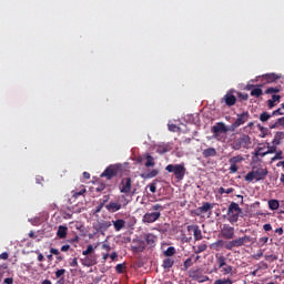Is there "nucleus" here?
Returning a JSON list of instances; mask_svg holds the SVG:
<instances>
[{
	"mask_svg": "<svg viewBox=\"0 0 284 284\" xmlns=\"http://www.w3.org/2000/svg\"><path fill=\"white\" fill-rule=\"evenodd\" d=\"M148 187H149V190H150V192H152V194H156V183H150L149 185H148Z\"/></svg>",
	"mask_w": 284,
	"mask_h": 284,
	"instance_id": "nucleus-51",
	"label": "nucleus"
},
{
	"mask_svg": "<svg viewBox=\"0 0 284 284\" xmlns=\"http://www.w3.org/2000/svg\"><path fill=\"white\" fill-rule=\"evenodd\" d=\"M281 79V75L276 73H266L262 75V81L264 83H274L275 81H278Z\"/></svg>",
	"mask_w": 284,
	"mask_h": 284,
	"instance_id": "nucleus-18",
	"label": "nucleus"
},
{
	"mask_svg": "<svg viewBox=\"0 0 284 284\" xmlns=\"http://www.w3.org/2000/svg\"><path fill=\"white\" fill-rule=\"evenodd\" d=\"M270 241V237L265 236V237H261L257 242V245L260 247H263L264 245H267V242Z\"/></svg>",
	"mask_w": 284,
	"mask_h": 284,
	"instance_id": "nucleus-45",
	"label": "nucleus"
},
{
	"mask_svg": "<svg viewBox=\"0 0 284 284\" xmlns=\"http://www.w3.org/2000/svg\"><path fill=\"white\" fill-rule=\"evenodd\" d=\"M57 236H59V239H65V236H68V226L60 225L58 227Z\"/></svg>",
	"mask_w": 284,
	"mask_h": 284,
	"instance_id": "nucleus-27",
	"label": "nucleus"
},
{
	"mask_svg": "<svg viewBox=\"0 0 284 284\" xmlns=\"http://www.w3.org/2000/svg\"><path fill=\"white\" fill-rule=\"evenodd\" d=\"M85 257L81 258V264L83 267H92L97 265V255H84Z\"/></svg>",
	"mask_w": 284,
	"mask_h": 284,
	"instance_id": "nucleus-15",
	"label": "nucleus"
},
{
	"mask_svg": "<svg viewBox=\"0 0 284 284\" xmlns=\"http://www.w3.org/2000/svg\"><path fill=\"white\" fill-rule=\"evenodd\" d=\"M239 141L242 148H244L245 150H247V148L252 145V138H250V135L247 134H244L241 138H239Z\"/></svg>",
	"mask_w": 284,
	"mask_h": 284,
	"instance_id": "nucleus-20",
	"label": "nucleus"
},
{
	"mask_svg": "<svg viewBox=\"0 0 284 284\" xmlns=\"http://www.w3.org/2000/svg\"><path fill=\"white\" fill-rule=\"evenodd\" d=\"M170 132H180L181 128H179L176 124H169L168 125Z\"/></svg>",
	"mask_w": 284,
	"mask_h": 284,
	"instance_id": "nucleus-49",
	"label": "nucleus"
},
{
	"mask_svg": "<svg viewBox=\"0 0 284 284\" xmlns=\"http://www.w3.org/2000/svg\"><path fill=\"white\" fill-rule=\"evenodd\" d=\"M268 173L267 168L255 165L252 166V170L244 176V181H246V183H252L253 181L258 183V181H265Z\"/></svg>",
	"mask_w": 284,
	"mask_h": 284,
	"instance_id": "nucleus-2",
	"label": "nucleus"
},
{
	"mask_svg": "<svg viewBox=\"0 0 284 284\" xmlns=\"http://www.w3.org/2000/svg\"><path fill=\"white\" fill-rule=\"evenodd\" d=\"M241 148H243V145L241 144V141L239 139L232 143L233 150H241Z\"/></svg>",
	"mask_w": 284,
	"mask_h": 284,
	"instance_id": "nucleus-48",
	"label": "nucleus"
},
{
	"mask_svg": "<svg viewBox=\"0 0 284 284\" xmlns=\"http://www.w3.org/2000/svg\"><path fill=\"white\" fill-rule=\"evenodd\" d=\"M211 210H214V203L204 202L202 206L196 209L197 216H201V214H205L206 212H210Z\"/></svg>",
	"mask_w": 284,
	"mask_h": 284,
	"instance_id": "nucleus-17",
	"label": "nucleus"
},
{
	"mask_svg": "<svg viewBox=\"0 0 284 284\" xmlns=\"http://www.w3.org/2000/svg\"><path fill=\"white\" fill-rule=\"evenodd\" d=\"M281 92V88L278 87H271L266 89L265 94H278Z\"/></svg>",
	"mask_w": 284,
	"mask_h": 284,
	"instance_id": "nucleus-39",
	"label": "nucleus"
},
{
	"mask_svg": "<svg viewBox=\"0 0 284 284\" xmlns=\"http://www.w3.org/2000/svg\"><path fill=\"white\" fill-rule=\"evenodd\" d=\"M283 114H284L283 109H277V110L272 112V116H281Z\"/></svg>",
	"mask_w": 284,
	"mask_h": 284,
	"instance_id": "nucleus-54",
	"label": "nucleus"
},
{
	"mask_svg": "<svg viewBox=\"0 0 284 284\" xmlns=\"http://www.w3.org/2000/svg\"><path fill=\"white\" fill-rule=\"evenodd\" d=\"M213 284H234V281H232V278L230 277L219 278V280H215Z\"/></svg>",
	"mask_w": 284,
	"mask_h": 284,
	"instance_id": "nucleus-35",
	"label": "nucleus"
},
{
	"mask_svg": "<svg viewBox=\"0 0 284 284\" xmlns=\"http://www.w3.org/2000/svg\"><path fill=\"white\" fill-rule=\"evenodd\" d=\"M251 97H255L258 99V97H263V89L261 88H255L251 91Z\"/></svg>",
	"mask_w": 284,
	"mask_h": 284,
	"instance_id": "nucleus-36",
	"label": "nucleus"
},
{
	"mask_svg": "<svg viewBox=\"0 0 284 284\" xmlns=\"http://www.w3.org/2000/svg\"><path fill=\"white\" fill-rule=\"evenodd\" d=\"M220 270L224 276H227V274H232V272H234V266L225 264L223 267H220Z\"/></svg>",
	"mask_w": 284,
	"mask_h": 284,
	"instance_id": "nucleus-31",
	"label": "nucleus"
},
{
	"mask_svg": "<svg viewBox=\"0 0 284 284\" xmlns=\"http://www.w3.org/2000/svg\"><path fill=\"white\" fill-rule=\"evenodd\" d=\"M85 192H87L85 187H82L80 191L73 192V197L79 199V196H83V194H85Z\"/></svg>",
	"mask_w": 284,
	"mask_h": 284,
	"instance_id": "nucleus-47",
	"label": "nucleus"
},
{
	"mask_svg": "<svg viewBox=\"0 0 284 284\" xmlns=\"http://www.w3.org/2000/svg\"><path fill=\"white\" fill-rule=\"evenodd\" d=\"M202 154L204 159H210V156H216V149L214 148L205 149Z\"/></svg>",
	"mask_w": 284,
	"mask_h": 284,
	"instance_id": "nucleus-28",
	"label": "nucleus"
},
{
	"mask_svg": "<svg viewBox=\"0 0 284 284\" xmlns=\"http://www.w3.org/2000/svg\"><path fill=\"white\" fill-rule=\"evenodd\" d=\"M234 234H235V230L234 226H231L230 224H224L222 230H221V235L223 236V239H225L226 241H234Z\"/></svg>",
	"mask_w": 284,
	"mask_h": 284,
	"instance_id": "nucleus-12",
	"label": "nucleus"
},
{
	"mask_svg": "<svg viewBox=\"0 0 284 284\" xmlns=\"http://www.w3.org/2000/svg\"><path fill=\"white\" fill-rule=\"evenodd\" d=\"M263 231L264 232H272V224H264L263 225Z\"/></svg>",
	"mask_w": 284,
	"mask_h": 284,
	"instance_id": "nucleus-59",
	"label": "nucleus"
},
{
	"mask_svg": "<svg viewBox=\"0 0 284 284\" xmlns=\"http://www.w3.org/2000/svg\"><path fill=\"white\" fill-rule=\"evenodd\" d=\"M115 272H116L118 274H123V272H125V263L118 264V265L115 266Z\"/></svg>",
	"mask_w": 284,
	"mask_h": 284,
	"instance_id": "nucleus-44",
	"label": "nucleus"
},
{
	"mask_svg": "<svg viewBox=\"0 0 284 284\" xmlns=\"http://www.w3.org/2000/svg\"><path fill=\"white\" fill-rule=\"evenodd\" d=\"M227 221L229 223H237L239 222V216L243 214V209L236 202H231V204L227 207Z\"/></svg>",
	"mask_w": 284,
	"mask_h": 284,
	"instance_id": "nucleus-4",
	"label": "nucleus"
},
{
	"mask_svg": "<svg viewBox=\"0 0 284 284\" xmlns=\"http://www.w3.org/2000/svg\"><path fill=\"white\" fill-rule=\"evenodd\" d=\"M222 101H224L225 105L232 108V105H236V97L232 93H226Z\"/></svg>",
	"mask_w": 284,
	"mask_h": 284,
	"instance_id": "nucleus-19",
	"label": "nucleus"
},
{
	"mask_svg": "<svg viewBox=\"0 0 284 284\" xmlns=\"http://www.w3.org/2000/svg\"><path fill=\"white\" fill-rule=\"evenodd\" d=\"M63 274H65L64 268L55 271V278H61L63 276Z\"/></svg>",
	"mask_w": 284,
	"mask_h": 284,
	"instance_id": "nucleus-52",
	"label": "nucleus"
},
{
	"mask_svg": "<svg viewBox=\"0 0 284 284\" xmlns=\"http://www.w3.org/2000/svg\"><path fill=\"white\" fill-rule=\"evenodd\" d=\"M189 276L192 281H196L197 283H206V281H210L207 275H203V271L201 268L190 271Z\"/></svg>",
	"mask_w": 284,
	"mask_h": 284,
	"instance_id": "nucleus-9",
	"label": "nucleus"
},
{
	"mask_svg": "<svg viewBox=\"0 0 284 284\" xmlns=\"http://www.w3.org/2000/svg\"><path fill=\"white\" fill-rule=\"evenodd\" d=\"M263 256V251H258L255 255H253V258L255 261H258Z\"/></svg>",
	"mask_w": 284,
	"mask_h": 284,
	"instance_id": "nucleus-58",
	"label": "nucleus"
},
{
	"mask_svg": "<svg viewBox=\"0 0 284 284\" xmlns=\"http://www.w3.org/2000/svg\"><path fill=\"white\" fill-rule=\"evenodd\" d=\"M271 130H276V128H284V116L278 118L274 123L268 125Z\"/></svg>",
	"mask_w": 284,
	"mask_h": 284,
	"instance_id": "nucleus-25",
	"label": "nucleus"
},
{
	"mask_svg": "<svg viewBox=\"0 0 284 284\" xmlns=\"http://www.w3.org/2000/svg\"><path fill=\"white\" fill-rule=\"evenodd\" d=\"M243 161H245V158H243V155H241V154L229 159V163H230L229 172H230V174H236V172H239L237 163H243Z\"/></svg>",
	"mask_w": 284,
	"mask_h": 284,
	"instance_id": "nucleus-7",
	"label": "nucleus"
},
{
	"mask_svg": "<svg viewBox=\"0 0 284 284\" xmlns=\"http://www.w3.org/2000/svg\"><path fill=\"white\" fill-rule=\"evenodd\" d=\"M153 212H146L143 216H142V223H148V224H152V223H156V221H159V219H161V212H163L164 207L161 204H154L152 206Z\"/></svg>",
	"mask_w": 284,
	"mask_h": 284,
	"instance_id": "nucleus-3",
	"label": "nucleus"
},
{
	"mask_svg": "<svg viewBox=\"0 0 284 284\" xmlns=\"http://www.w3.org/2000/svg\"><path fill=\"white\" fill-rule=\"evenodd\" d=\"M265 148H258L253 154L254 156H267V151H263Z\"/></svg>",
	"mask_w": 284,
	"mask_h": 284,
	"instance_id": "nucleus-43",
	"label": "nucleus"
},
{
	"mask_svg": "<svg viewBox=\"0 0 284 284\" xmlns=\"http://www.w3.org/2000/svg\"><path fill=\"white\" fill-rule=\"evenodd\" d=\"M14 283V278H12V277H6L4 280H3V283L2 284H13Z\"/></svg>",
	"mask_w": 284,
	"mask_h": 284,
	"instance_id": "nucleus-57",
	"label": "nucleus"
},
{
	"mask_svg": "<svg viewBox=\"0 0 284 284\" xmlns=\"http://www.w3.org/2000/svg\"><path fill=\"white\" fill-rule=\"evenodd\" d=\"M119 172H121V168L116 164H111L103 171L101 178H105L108 181H112L114 176H119Z\"/></svg>",
	"mask_w": 284,
	"mask_h": 284,
	"instance_id": "nucleus-6",
	"label": "nucleus"
},
{
	"mask_svg": "<svg viewBox=\"0 0 284 284\" xmlns=\"http://www.w3.org/2000/svg\"><path fill=\"white\" fill-rule=\"evenodd\" d=\"M132 252H144L145 251V241L143 240H133L131 244Z\"/></svg>",
	"mask_w": 284,
	"mask_h": 284,
	"instance_id": "nucleus-14",
	"label": "nucleus"
},
{
	"mask_svg": "<svg viewBox=\"0 0 284 284\" xmlns=\"http://www.w3.org/2000/svg\"><path fill=\"white\" fill-rule=\"evenodd\" d=\"M121 199H124L125 203L122 205L119 202H110L109 204L105 205V209L108 210V212H111L112 214H114V212H119V210H121L122 207H126L130 201L125 199V195H121Z\"/></svg>",
	"mask_w": 284,
	"mask_h": 284,
	"instance_id": "nucleus-11",
	"label": "nucleus"
},
{
	"mask_svg": "<svg viewBox=\"0 0 284 284\" xmlns=\"http://www.w3.org/2000/svg\"><path fill=\"white\" fill-rule=\"evenodd\" d=\"M50 254H53L54 256H59L60 252H59V250H57L54 247H51L50 248Z\"/></svg>",
	"mask_w": 284,
	"mask_h": 284,
	"instance_id": "nucleus-61",
	"label": "nucleus"
},
{
	"mask_svg": "<svg viewBox=\"0 0 284 284\" xmlns=\"http://www.w3.org/2000/svg\"><path fill=\"white\" fill-rule=\"evenodd\" d=\"M268 207L272 211H276V210H278V207H281V203L278 202V200H270Z\"/></svg>",
	"mask_w": 284,
	"mask_h": 284,
	"instance_id": "nucleus-33",
	"label": "nucleus"
},
{
	"mask_svg": "<svg viewBox=\"0 0 284 284\" xmlns=\"http://www.w3.org/2000/svg\"><path fill=\"white\" fill-rule=\"evenodd\" d=\"M276 145L277 144H273L270 146V144H267L268 150L266 151V154H274V152H276Z\"/></svg>",
	"mask_w": 284,
	"mask_h": 284,
	"instance_id": "nucleus-50",
	"label": "nucleus"
},
{
	"mask_svg": "<svg viewBox=\"0 0 284 284\" xmlns=\"http://www.w3.org/2000/svg\"><path fill=\"white\" fill-rule=\"evenodd\" d=\"M192 265H194V254H192L190 257H187L184 261V264H183L184 272H187V270H190V267H192Z\"/></svg>",
	"mask_w": 284,
	"mask_h": 284,
	"instance_id": "nucleus-26",
	"label": "nucleus"
},
{
	"mask_svg": "<svg viewBox=\"0 0 284 284\" xmlns=\"http://www.w3.org/2000/svg\"><path fill=\"white\" fill-rule=\"evenodd\" d=\"M264 258L265 261H270L271 263H274V261H278V256L275 254L265 255Z\"/></svg>",
	"mask_w": 284,
	"mask_h": 284,
	"instance_id": "nucleus-46",
	"label": "nucleus"
},
{
	"mask_svg": "<svg viewBox=\"0 0 284 284\" xmlns=\"http://www.w3.org/2000/svg\"><path fill=\"white\" fill-rule=\"evenodd\" d=\"M207 250V244H201L194 247L195 254H201L202 252H205Z\"/></svg>",
	"mask_w": 284,
	"mask_h": 284,
	"instance_id": "nucleus-41",
	"label": "nucleus"
},
{
	"mask_svg": "<svg viewBox=\"0 0 284 284\" xmlns=\"http://www.w3.org/2000/svg\"><path fill=\"white\" fill-rule=\"evenodd\" d=\"M216 263L219 268L221 267H225V265L227 264V257L223 256V255H216Z\"/></svg>",
	"mask_w": 284,
	"mask_h": 284,
	"instance_id": "nucleus-29",
	"label": "nucleus"
},
{
	"mask_svg": "<svg viewBox=\"0 0 284 284\" xmlns=\"http://www.w3.org/2000/svg\"><path fill=\"white\" fill-rule=\"evenodd\" d=\"M223 132L224 134L227 133V126H225V123L217 122L215 125L212 126V133L214 136H219V133Z\"/></svg>",
	"mask_w": 284,
	"mask_h": 284,
	"instance_id": "nucleus-16",
	"label": "nucleus"
},
{
	"mask_svg": "<svg viewBox=\"0 0 284 284\" xmlns=\"http://www.w3.org/2000/svg\"><path fill=\"white\" fill-rule=\"evenodd\" d=\"M146 162H145V168H154V165H156V163L154 162V158L150 154H146L145 156Z\"/></svg>",
	"mask_w": 284,
	"mask_h": 284,
	"instance_id": "nucleus-34",
	"label": "nucleus"
},
{
	"mask_svg": "<svg viewBox=\"0 0 284 284\" xmlns=\"http://www.w3.org/2000/svg\"><path fill=\"white\" fill-rule=\"evenodd\" d=\"M70 267H79V261L77 260V257L71 260Z\"/></svg>",
	"mask_w": 284,
	"mask_h": 284,
	"instance_id": "nucleus-56",
	"label": "nucleus"
},
{
	"mask_svg": "<svg viewBox=\"0 0 284 284\" xmlns=\"http://www.w3.org/2000/svg\"><path fill=\"white\" fill-rule=\"evenodd\" d=\"M250 121V112L244 111L243 113L237 114V119L233 122L231 128L236 130V128H241V125H245Z\"/></svg>",
	"mask_w": 284,
	"mask_h": 284,
	"instance_id": "nucleus-10",
	"label": "nucleus"
},
{
	"mask_svg": "<svg viewBox=\"0 0 284 284\" xmlns=\"http://www.w3.org/2000/svg\"><path fill=\"white\" fill-rule=\"evenodd\" d=\"M102 250H105V252H110L112 250V247L110 246V244H102Z\"/></svg>",
	"mask_w": 284,
	"mask_h": 284,
	"instance_id": "nucleus-63",
	"label": "nucleus"
},
{
	"mask_svg": "<svg viewBox=\"0 0 284 284\" xmlns=\"http://www.w3.org/2000/svg\"><path fill=\"white\" fill-rule=\"evenodd\" d=\"M155 176H159V170L153 169L152 171L145 174L144 179H154Z\"/></svg>",
	"mask_w": 284,
	"mask_h": 284,
	"instance_id": "nucleus-42",
	"label": "nucleus"
},
{
	"mask_svg": "<svg viewBox=\"0 0 284 284\" xmlns=\"http://www.w3.org/2000/svg\"><path fill=\"white\" fill-rule=\"evenodd\" d=\"M247 243H251V244L256 243V239L250 235H244L242 237H237L231 241L217 240L216 242L211 244V247L216 252H221V250L223 248L232 252L234 247H243V245H247Z\"/></svg>",
	"mask_w": 284,
	"mask_h": 284,
	"instance_id": "nucleus-1",
	"label": "nucleus"
},
{
	"mask_svg": "<svg viewBox=\"0 0 284 284\" xmlns=\"http://www.w3.org/2000/svg\"><path fill=\"white\" fill-rule=\"evenodd\" d=\"M146 245H150V247H154V243H156V237L154 234L149 233L144 236Z\"/></svg>",
	"mask_w": 284,
	"mask_h": 284,
	"instance_id": "nucleus-24",
	"label": "nucleus"
},
{
	"mask_svg": "<svg viewBox=\"0 0 284 284\" xmlns=\"http://www.w3.org/2000/svg\"><path fill=\"white\" fill-rule=\"evenodd\" d=\"M110 227H112V222L110 221L101 220L93 224V230H95V234H105V232H108Z\"/></svg>",
	"mask_w": 284,
	"mask_h": 284,
	"instance_id": "nucleus-8",
	"label": "nucleus"
},
{
	"mask_svg": "<svg viewBox=\"0 0 284 284\" xmlns=\"http://www.w3.org/2000/svg\"><path fill=\"white\" fill-rule=\"evenodd\" d=\"M284 139V132L283 131H278L275 133V136L272 141L273 145H281V142Z\"/></svg>",
	"mask_w": 284,
	"mask_h": 284,
	"instance_id": "nucleus-23",
	"label": "nucleus"
},
{
	"mask_svg": "<svg viewBox=\"0 0 284 284\" xmlns=\"http://www.w3.org/2000/svg\"><path fill=\"white\" fill-rule=\"evenodd\" d=\"M111 261H116V258H119V253L113 252L111 255H109Z\"/></svg>",
	"mask_w": 284,
	"mask_h": 284,
	"instance_id": "nucleus-62",
	"label": "nucleus"
},
{
	"mask_svg": "<svg viewBox=\"0 0 284 284\" xmlns=\"http://www.w3.org/2000/svg\"><path fill=\"white\" fill-rule=\"evenodd\" d=\"M280 102H281V95L273 94L272 99L267 100L268 109L272 110V108H274L276 103H280Z\"/></svg>",
	"mask_w": 284,
	"mask_h": 284,
	"instance_id": "nucleus-22",
	"label": "nucleus"
},
{
	"mask_svg": "<svg viewBox=\"0 0 284 284\" xmlns=\"http://www.w3.org/2000/svg\"><path fill=\"white\" fill-rule=\"evenodd\" d=\"M121 194H130L132 192V178H123L120 182Z\"/></svg>",
	"mask_w": 284,
	"mask_h": 284,
	"instance_id": "nucleus-13",
	"label": "nucleus"
},
{
	"mask_svg": "<svg viewBox=\"0 0 284 284\" xmlns=\"http://www.w3.org/2000/svg\"><path fill=\"white\" fill-rule=\"evenodd\" d=\"M10 255L8 254V252H3V253H1L0 254V258L2 260V261H8V257H9Z\"/></svg>",
	"mask_w": 284,
	"mask_h": 284,
	"instance_id": "nucleus-60",
	"label": "nucleus"
},
{
	"mask_svg": "<svg viewBox=\"0 0 284 284\" xmlns=\"http://www.w3.org/2000/svg\"><path fill=\"white\" fill-rule=\"evenodd\" d=\"M94 252V246L92 244H89L87 246V250L82 251L83 256H90Z\"/></svg>",
	"mask_w": 284,
	"mask_h": 284,
	"instance_id": "nucleus-38",
	"label": "nucleus"
},
{
	"mask_svg": "<svg viewBox=\"0 0 284 284\" xmlns=\"http://www.w3.org/2000/svg\"><path fill=\"white\" fill-rule=\"evenodd\" d=\"M112 225H113L115 232H121V230L125 229V220L118 219L115 221H112Z\"/></svg>",
	"mask_w": 284,
	"mask_h": 284,
	"instance_id": "nucleus-21",
	"label": "nucleus"
},
{
	"mask_svg": "<svg viewBox=\"0 0 284 284\" xmlns=\"http://www.w3.org/2000/svg\"><path fill=\"white\" fill-rule=\"evenodd\" d=\"M176 254V248L174 246H169L168 250L164 251V256H174Z\"/></svg>",
	"mask_w": 284,
	"mask_h": 284,
	"instance_id": "nucleus-40",
	"label": "nucleus"
},
{
	"mask_svg": "<svg viewBox=\"0 0 284 284\" xmlns=\"http://www.w3.org/2000/svg\"><path fill=\"white\" fill-rule=\"evenodd\" d=\"M173 265H174V260H172L170 257L163 260L162 267L164 270H170L171 267H173Z\"/></svg>",
	"mask_w": 284,
	"mask_h": 284,
	"instance_id": "nucleus-32",
	"label": "nucleus"
},
{
	"mask_svg": "<svg viewBox=\"0 0 284 284\" xmlns=\"http://www.w3.org/2000/svg\"><path fill=\"white\" fill-rule=\"evenodd\" d=\"M281 159H283V152H282V151L277 152V153L274 155V158H272V161H278V160H281Z\"/></svg>",
	"mask_w": 284,
	"mask_h": 284,
	"instance_id": "nucleus-55",
	"label": "nucleus"
},
{
	"mask_svg": "<svg viewBox=\"0 0 284 284\" xmlns=\"http://www.w3.org/2000/svg\"><path fill=\"white\" fill-rule=\"evenodd\" d=\"M166 172L173 173L175 179L178 181H183V179H185V163H181V164H168L165 166Z\"/></svg>",
	"mask_w": 284,
	"mask_h": 284,
	"instance_id": "nucleus-5",
	"label": "nucleus"
},
{
	"mask_svg": "<svg viewBox=\"0 0 284 284\" xmlns=\"http://www.w3.org/2000/svg\"><path fill=\"white\" fill-rule=\"evenodd\" d=\"M272 113H267V112H263L260 114V121H262V123H265L266 121H270V119H272Z\"/></svg>",
	"mask_w": 284,
	"mask_h": 284,
	"instance_id": "nucleus-37",
	"label": "nucleus"
},
{
	"mask_svg": "<svg viewBox=\"0 0 284 284\" xmlns=\"http://www.w3.org/2000/svg\"><path fill=\"white\" fill-rule=\"evenodd\" d=\"M237 97L240 101H247V99H250V95H247V93H239Z\"/></svg>",
	"mask_w": 284,
	"mask_h": 284,
	"instance_id": "nucleus-53",
	"label": "nucleus"
},
{
	"mask_svg": "<svg viewBox=\"0 0 284 284\" xmlns=\"http://www.w3.org/2000/svg\"><path fill=\"white\" fill-rule=\"evenodd\" d=\"M95 190L97 192H103V190H105V184L104 183L100 184V186H98Z\"/></svg>",
	"mask_w": 284,
	"mask_h": 284,
	"instance_id": "nucleus-64",
	"label": "nucleus"
},
{
	"mask_svg": "<svg viewBox=\"0 0 284 284\" xmlns=\"http://www.w3.org/2000/svg\"><path fill=\"white\" fill-rule=\"evenodd\" d=\"M194 241H203V233L201 232V229L197 226L194 227L193 231Z\"/></svg>",
	"mask_w": 284,
	"mask_h": 284,
	"instance_id": "nucleus-30",
	"label": "nucleus"
}]
</instances>
